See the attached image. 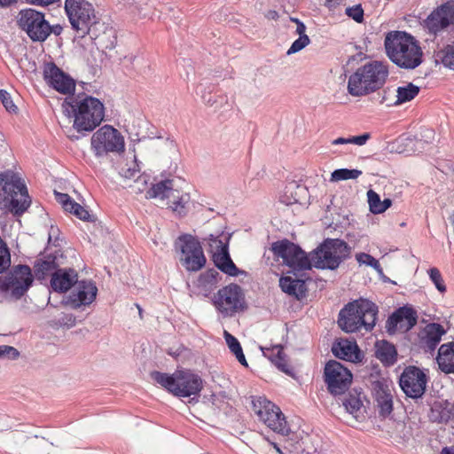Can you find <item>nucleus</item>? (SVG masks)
Listing matches in <instances>:
<instances>
[{"label":"nucleus","mask_w":454,"mask_h":454,"mask_svg":"<svg viewBox=\"0 0 454 454\" xmlns=\"http://www.w3.org/2000/svg\"><path fill=\"white\" fill-rule=\"evenodd\" d=\"M384 46L389 59L401 68L414 69L422 62V50L417 40L407 32L387 33Z\"/></svg>","instance_id":"f257e3e1"},{"label":"nucleus","mask_w":454,"mask_h":454,"mask_svg":"<svg viewBox=\"0 0 454 454\" xmlns=\"http://www.w3.org/2000/svg\"><path fill=\"white\" fill-rule=\"evenodd\" d=\"M66 111L71 113L74 116V129L79 133H88L93 131L101 124L105 116L104 104L97 98L92 96L78 95L71 98L70 102L67 100L63 103Z\"/></svg>","instance_id":"f03ea898"},{"label":"nucleus","mask_w":454,"mask_h":454,"mask_svg":"<svg viewBox=\"0 0 454 454\" xmlns=\"http://www.w3.org/2000/svg\"><path fill=\"white\" fill-rule=\"evenodd\" d=\"M31 200L27 186L13 171L0 173V209L20 216L30 207Z\"/></svg>","instance_id":"7ed1b4c3"},{"label":"nucleus","mask_w":454,"mask_h":454,"mask_svg":"<svg viewBox=\"0 0 454 454\" xmlns=\"http://www.w3.org/2000/svg\"><path fill=\"white\" fill-rule=\"evenodd\" d=\"M378 307L367 299H358L348 302L340 309L338 325L346 333H356L364 328L369 332L376 325Z\"/></svg>","instance_id":"20e7f679"},{"label":"nucleus","mask_w":454,"mask_h":454,"mask_svg":"<svg viewBox=\"0 0 454 454\" xmlns=\"http://www.w3.org/2000/svg\"><path fill=\"white\" fill-rule=\"evenodd\" d=\"M151 377L176 397L198 396L203 387L200 376L191 370H176L172 374L153 371L151 372Z\"/></svg>","instance_id":"39448f33"},{"label":"nucleus","mask_w":454,"mask_h":454,"mask_svg":"<svg viewBox=\"0 0 454 454\" xmlns=\"http://www.w3.org/2000/svg\"><path fill=\"white\" fill-rule=\"evenodd\" d=\"M388 70L381 62L372 61L360 67L348 82V91L354 97L365 96L380 90L386 82Z\"/></svg>","instance_id":"423d86ee"},{"label":"nucleus","mask_w":454,"mask_h":454,"mask_svg":"<svg viewBox=\"0 0 454 454\" xmlns=\"http://www.w3.org/2000/svg\"><path fill=\"white\" fill-rule=\"evenodd\" d=\"M353 247L341 239L327 238L310 253L312 266L320 270H337L351 258Z\"/></svg>","instance_id":"0eeeda50"},{"label":"nucleus","mask_w":454,"mask_h":454,"mask_svg":"<svg viewBox=\"0 0 454 454\" xmlns=\"http://www.w3.org/2000/svg\"><path fill=\"white\" fill-rule=\"evenodd\" d=\"M65 11L72 26L81 38L89 35L91 39L98 36V26L100 25L93 5L87 0H66ZM104 26V24H101Z\"/></svg>","instance_id":"6e6552de"},{"label":"nucleus","mask_w":454,"mask_h":454,"mask_svg":"<svg viewBox=\"0 0 454 454\" xmlns=\"http://www.w3.org/2000/svg\"><path fill=\"white\" fill-rule=\"evenodd\" d=\"M33 282L34 275L28 265H14L0 276V293L6 299L19 301L27 293Z\"/></svg>","instance_id":"1a4fd4ad"},{"label":"nucleus","mask_w":454,"mask_h":454,"mask_svg":"<svg viewBox=\"0 0 454 454\" xmlns=\"http://www.w3.org/2000/svg\"><path fill=\"white\" fill-rule=\"evenodd\" d=\"M16 23L33 42H44L52 32L44 13L32 8L20 10L16 17Z\"/></svg>","instance_id":"9d476101"},{"label":"nucleus","mask_w":454,"mask_h":454,"mask_svg":"<svg viewBox=\"0 0 454 454\" xmlns=\"http://www.w3.org/2000/svg\"><path fill=\"white\" fill-rule=\"evenodd\" d=\"M212 301L217 311L223 317H233L247 308L243 289L234 283L219 289L212 298Z\"/></svg>","instance_id":"9b49d317"},{"label":"nucleus","mask_w":454,"mask_h":454,"mask_svg":"<svg viewBox=\"0 0 454 454\" xmlns=\"http://www.w3.org/2000/svg\"><path fill=\"white\" fill-rule=\"evenodd\" d=\"M175 245L180 250V262L186 270L199 271L205 266L207 259L200 242L195 237L183 234L178 237Z\"/></svg>","instance_id":"f8f14e48"},{"label":"nucleus","mask_w":454,"mask_h":454,"mask_svg":"<svg viewBox=\"0 0 454 454\" xmlns=\"http://www.w3.org/2000/svg\"><path fill=\"white\" fill-rule=\"evenodd\" d=\"M253 411L258 419L272 431L282 435H288L289 426L278 406L264 397L253 401Z\"/></svg>","instance_id":"ddd939ff"},{"label":"nucleus","mask_w":454,"mask_h":454,"mask_svg":"<svg viewBox=\"0 0 454 454\" xmlns=\"http://www.w3.org/2000/svg\"><path fill=\"white\" fill-rule=\"evenodd\" d=\"M271 250L275 256L281 258L283 262L294 270L301 271L311 269V256H308L298 245L288 239H285L272 243Z\"/></svg>","instance_id":"4468645a"},{"label":"nucleus","mask_w":454,"mask_h":454,"mask_svg":"<svg viewBox=\"0 0 454 454\" xmlns=\"http://www.w3.org/2000/svg\"><path fill=\"white\" fill-rule=\"evenodd\" d=\"M91 149L97 157L109 153H121L125 150L124 138L116 129L105 125L91 137Z\"/></svg>","instance_id":"2eb2a0df"},{"label":"nucleus","mask_w":454,"mask_h":454,"mask_svg":"<svg viewBox=\"0 0 454 454\" xmlns=\"http://www.w3.org/2000/svg\"><path fill=\"white\" fill-rule=\"evenodd\" d=\"M422 26L434 37L454 27V2L447 1L438 5L423 20Z\"/></svg>","instance_id":"dca6fc26"},{"label":"nucleus","mask_w":454,"mask_h":454,"mask_svg":"<svg viewBox=\"0 0 454 454\" xmlns=\"http://www.w3.org/2000/svg\"><path fill=\"white\" fill-rule=\"evenodd\" d=\"M324 379L329 393L333 395H340L349 388L353 375L342 364L331 360L325 366Z\"/></svg>","instance_id":"f3484780"},{"label":"nucleus","mask_w":454,"mask_h":454,"mask_svg":"<svg viewBox=\"0 0 454 454\" xmlns=\"http://www.w3.org/2000/svg\"><path fill=\"white\" fill-rule=\"evenodd\" d=\"M399 385L407 396L419 398L426 390L427 375L416 366H408L400 376Z\"/></svg>","instance_id":"a211bd4d"},{"label":"nucleus","mask_w":454,"mask_h":454,"mask_svg":"<svg viewBox=\"0 0 454 454\" xmlns=\"http://www.w3.org/2000/svg\"><path fill=\"white\" fill-rule=\"evenodd\" d=\"M43 73V79L50 87L64 95L74 93L75 89L74 81L55 63H45Z\"/></svg>","instance_id":"6ab92c4d"},{"label":"nucleus","mask_w":454,"mask_h":454,"mask_svg":"<svg viewBox=\"0 0 454 454\" xmlns=\"http://www.w3.org/2000/svg\"><path fill=\"white\" fill-rule=\"evenodd\" d=\"M417 311L412 307L403 306L388 317L386 328L389 334H394L398 330H411L417 325Z\"/></svg>","instance_id":"aec40b11"},{"label":"nucleus","mask_w":454,"mask_h":454,"mask_svg":"<svg viewBox=\"0 0 454 454\" xmlns=\"http://www.w3.org/2000/svg\"><path fill=\"white\" fill-rule=\"evenodd\" d=\"M75 289L70 294V302L75 309L90 304L97 296L98 288L91 280H77Z\"/></svg>","instance_id":"412c9836"},{"label":"nucleus","mask_w":454,"mask_h":454,"mask_svg":"<svg viewBox=\"0 0 454 454\" xmlns=\"http://www.w3.org/2000/svg\"><path fill=\"white\" fill-rule=\"evenodd\" d=\"M332 352L340 359L356 364L362 362L364 356L355 340L340 339L334 341Z\"/></svg>","instance_id":"4be33fe9"},{"label":"nucleus","mask_w":454,"mask_h":454,"mask_svg":"<svg viewBox=\"0 0 454 454\" xmlns=\"http://www.w3.org/2000/svg\"><path fill=\"white\" fill-rule=\"evenodd\" d=\"M446 333L443 326L438 323H430L419 334V346L427 353H433Z\"/></svg>","instance_id":"5701e85b"},{"label":"nucleus","mask_w":454,"mask_h":454,"mask_svg":"<svg viewBox=\"0 0 454 454\" xmlns=\"http://www.w3.org/2000/svg\"><path fill=\"white\" fill-rule=\"evenodd\" d=\"M78 280V273L73 268H59L52 273L51 287L54 292L66 293Z\"/></svg>","instance_id":"b1692460"},{"label":"nucleus","mask_w":454,"mask_h":454,"mask_svg":"<svg viewBox=\"0 0 454 454\" xmlns=\"http://www.w3.org/2000/svg\"><path fill=\"white\" fill-rule=\"evenodd\" d=\"M212 260L215 267L228 276L237 277L239 274L244 273V271L240 270L231 260L229 248L227 247L223 248V251L214 253L212 254Z\"/></svg>","instance_id":"393cba45"},{"label":"nucleus","mask_w":454,"mask_h":454,"mask_svg":"<svg viewBox=\"0 0 454 454\" xmlns=\"http://www.w3.org/2000/svg\"><path fill=\"white\" fill-rule=\"evenodd\" d=\"M219 272L215 269H209L201 273L194 286L199 294L208 297L216 287Z\"/></svg>","instance_id":"a878e982"},{"label":"nucleus","mask_w":454,"mask_h":454,"mask_svg":"<svg viewBox=\"0 0 454 454\" xmlns=\"http://www.w3.org/2000/svg\"><path fill=\"white\" fill-rule=\"evenodd\" d=\"M59 266L56 255L48 254L43 258H38L34 263V278L43 280L47 276H52Z\"/></svg>","instance_id":"bb28decb"},{"label":"nucleus","mask_w":454,"mask_h":454,"mask_svg":"<svg viewBox=\"0 0 454 454\" xmlns=\"http://www.w3.org/2000/svg\"><path fill=\"white\" fill-rule=\"evenodd\" d=\"M279 286L284 293L298 300L304 298L307 293V286L304 280L293 278L289 276L280 278Z\"/></svg>","instance_id":"cd10ccee"},{"label":"nucleus","mask_w":454,"mask_h":454,"mask_svg":"<svg viewBox=\"0 0 454 454\" xmlns=\"http://www.w3.org/2000/svg\"><path fill=\"white\" fill-rule=\"evenodd\" d=\"M374 392L380 415L382 417L388 416L393 411L392 395L380 382L375 384Z\"/></svg>","instance_id":"c85d7f7f"},{"label":"nucleus","mask_w":454,"mask_h":454,"mask_svg":"<svg viewBox=\"0 0 454 454\" xmlns=\"http://www.w3.org/2000/svg\"><path fill=\"white\" fill-rule=\"evenodd\" d=\"M436 361L442 372L454 373V341L440 346Z\"/></svg>","instance_id":"c756f323"},{"label":"nucleus","mask_w":454,"mask_h":454,"mask_svg":"<svg viewBox=\"0 0 454 454\" xmlns=\"http://www.w3.org/2000/svg\"><path fill=\"white\" fill-rule=\"evenodd\" d=\"M173 189V180L172 179H165L160 181L154 184L146 192V198L148 199H156L160 198L161 200L176 197L174 194Z\"/></svg>","instance_id":"7c9ffc66"},{"label":"nucleus","mask_w":454,"mask_h":454,"mask_svg":"<svg viewBox=\"0 0 454 454\" xmlns=\"http://www.w3.org/2000/svg\"><path fill=\"white\" fill-rule=\"evenodd\" d=\"M376 356L385 365H393L397 358L396 348L392 343L382 340L377 343Z\"/></svg>","instance_id":"2f4dec72"},{"label":"nucleus","mask_w":454,"mask_h":454,"mask_svg":"<svg viewBox=\"0 0 454 454\" xmlns=\"http://www.w3.org/2000/svg\"><path fill=\"white\" fill-rule=\"evenodd\" d=\"M266 351L269 352L267 355L264 352V355L269 357V359L283 372L286 374H290V368L286 360V355L283 352V347L281 345L273 346L271 348H266Z\"/></svg>","instance_id":"473e14b6"},{"label":"nucleus","mask_w":454,"mask_h":454,"mask_svg":"<svg viewBox=\"0 0 454 454\" xmlns=\"http://www.w3.org/2000/svg\"><path fill=\"white\" fill-rule=\"evenodd\" d=\"M230 239V234L225 235L223 231H221L216 234H209L203 240L207 242L208 252L213 254L215 252L223 251L225 247L229 248Z\"/></svg>","instance_id":"72a5a7b5"},{"label":"nucleus","mask_w":454,"mask_h":454,"mask_svg":"<svg viewBox=\"0 0 454 454\" xmlns=\"http://www.w3.org/2000/svg\"><path fill=\"white\" fill-rule=\"evenodd\" d=\"M361 394V391L354 389L353 391L348 392L342 401L345 410L356 418L363 407V402L360 397Z\"/></svg>","instance_id":"f704fd0d"},{"label":"nucleus","mask_w":454,"mask_h":454,"mask_svg":"<svg viewBox=\"0 0 454 454\" xmlns=\"http://www.w3.org/2000/svg\"><path fill=\"white\" fill-rule=\"evenodd\" d=\"M419 92V87L413 84L412 82H409L404 86H400L396 90V100L395 102V106L409 102L412 100Z\"/></svg>","instance_id":"c9c22d12"},{"label":"nucleus","mask_w":454,"mask_h":454,"mask_svg":"<svg viewBox=\"0 0 454 454\" xmlns=\"http://www.w3.org/2000/svg\"><path fill=\"white\" fill-rule=\"evenodd\" d=\"M224 339L230 350L236 356L237 360L244 366L247 367V362L243 353L242 347L236 337L231 334L229 332L224 331Z\"/></svg>","instance_id":"e433bc0d"},{"label":"nucleus","mask_w":454,"mask_h":454,"mask_svg":"<svg viewBox=\"0 0 454 454\" xmlns=\"http://www.w3.org/2000/svg\"><path fill=\"white\" fill-rule=\"evenodd\" d=\"M436 58L445 67L454 70V41L439 51Z\"/></svg>","instance_id":"4c0bfd02"},{"label":"nucleus","mask_w":454,"mask_h":454,"mask_svg":"<svg viewBox=\"0 0 454 454\" xmlns=\"http://www.w3.org/2000/svg\"><path fill=\"white\" fill-rule=\"evenodd\" d=\"M362 175L358 169L339 168L331 175V181L338 182L342 180L356 179Z\"/></svg>","instance_id":"58836bf2"},{"label":"nucleus","mask_w":454,"mask_h":454,"mask_svg":"<svg viewBox=\"0 0 454 454\" xmlns=\"http://www.w3.org/2000/svg\"><path fill=\"white\" fill-rule=\"evenodd\" d=\"M11 266V254L7 244L0 237V274Z\"/></svg>","instance_id":"ea45409f"},{"label":"nucleus","mask_w":454,"mask_h":454,"mask_svg":"<svg viewBox=\"0 0 454 454\" xmlns=\"http://www.w3.org/2000/svg\"><path fill=\"white\" fill-rule=\"evenodd\" d=\"M67 212L74 215L77 218L82 221H94V216L90 215V212L84 207L81 206L77 202H74V204H73L72 207H68V210Z\"/></svg>","instance_id":"a19ab883"},{"label":"nucleus","mask_w":454,"mask_h":454,"mask_svg":"<svg viewBox=\"0 0 454 454\" xmlns=\"http://www.w3.org/2000/svg\"><path fill=\"white\" fill-rule=\"evenodd\" d=\"M356 259L359 264H365L375 270H381L379 261L369 254L358 253L356 254Z\"/></svg>","instance_id":"79ce46f5"},{"label":"nucleus","mask_w":454,"mask_h":454,"mask_svg":"<svg viewBox=\"0 0 454 454\" xmlns=\"http://www.w3.org/2000/svg\"><path fill=\"white\" fill-rule=\"evenodd\" d=\"M428 275L439 292L443 293L446 291V286L444 285L442 274L437 268L434 267L429 269Z\"/></svg>","instance_id":"37998d69"},{"label":"nucleus","mask_w":454,"mask_h":454,"mask_svg":"<svg viewBox=\"0 0 454 454\" xmlns=\"http://www.w3.org/2000/svg\"><path fill=\"white\" fill-rule=\"evenodd\" d=\"M310 43V39L308 35H301L299 36L290 46V48L287 50L286 54L291 55L294 54L302 49H304L307 45H309Z\"/></svg>","instance_id":"c03bdc74"},{"label":"nucleus","mask_w":454,"mask_h":454,"mask_svg":"<svg viewBox=\"0 0 454 454\" xmlns=\"http://www.w3.org/2000/svg\"><path fill=\"white\" fill-rule=\"evenodd\" d=\"M368 203L370 207V211L373 214H379L380 207L381 206V200L380 195L375 192L373 190H369L367 192Z\"/></svg>","instance_id":"a18cd8bd"},{"label":"nucleus","mask_w":454,"mask_h":454,"mask_svg":"<svg viewBox=\"0 0 454 454\" xmlns=\"http://www.w3.org/2000/svg\"><path fill=\"white\" fill-rule=\"evenodd\" d=\"M0 101L9 113H17L18 107L13 103L11 94L5 90H0Z\"/></svg>","instance_id":"49530a36"},{"label":"nucleus","mask_w":454,"mask_h":454,"mask_svg":"<svg viewBox=\"0 0 454 454\" xmlns=\"http://www.w3.org/2000/svg\"><path fill=\"white\" fill-rule=\"evenodd\" d=\"M345 13L357 23L364 21V9L361 4L346 8Z\"/></svg>","instance_id":"de8ad7c7"},{"label":"nucleus","mask_w":454,"mask_h":454,"mask_svg":"<svg viewBox=\"0 0 454 454\" xmlns=\"http://www.w3.org/2000/svg\"><path fill=\"white\" fill-rule=\"evenodd\" d=\"M189 201V196L187 194H183L176 200H174L170 207L179 215H184L186 214L185 205Z\"/></svg>","instance_id":"09e8293b"},{"label":"nucleus","mask_w":454,"mask_h":454,"mask_svg":"<svg viewBox=\"0 0 454 454\" xmlns=\"http://www.w3.org/2000/svg\"><path fill=\"white\" fill-rule=\"evenodd\" d=\"M20 356V353L16 348L8 345L0 346V358L6 357L10 360H16Z\"/></svg>","instance_id":"8fccbe9b"},{"label":"nucleus","mask_w":454,"mask_h":454,"mask_svg":"<svg viewBox=\"0 0 454 454\" xmlns=\"http://www.w3.org/2000/svg\"><path fill=\"white\" fill-rule=\"evenodd\" d=\"M75 324H76V318L73 314H63L55 322V325L57 326H59V327L67 326V328H71V327L74 326Z\"/></svg>","instance_id":"3c124183"},{"label":"nucleus","mask_w":454,"mask_h":454,"mask_svg":"<svg viewBox=\"0 0 454 454\" xmlns=\"http://www.w3.org/2000/svg\"><path fill=\"white\" fill-rule=\"evenodd\" d=\"M55 198L56 200L62 205L65 211H67L68 207H72L75 202L68 194L59 192H55Z\"/></svg>","instance_id":"603ef678"},{"label":"nucleus","mask_w":454,"mask_h":454,"mask_svg":"<svg viewBox=\"0 0 454 454\" xmlns=\"http://www.w3.org/2000/svg\"><path fill=\"white\" fill-rule=\"evenodd\" d=\"M139 172L140 168L136 162H134L132 167L121 169V176L124 178L131 179L135 178Z\"/></svg>","instance_id":"864d4df0"},{"label":"nucleus","mask_w":454,"mask_h":454,"mask_svg":"<svg viewBox=\"0 0 454 454\" xmlns=\"http://www.w3.org/2000/svg\"><path fill=\"white\" fill-rule=\"evenodd\" d=\"M290 185L289 187H287V189H293V188H295L296 189V192H295V196L293 198V201H290L289 203H301V200H300V198L297 197L298 194H301V193H307V189L305 186H302V185H298L296 184L297 183L296 182H291L289 183Z\"/></svg>","instance_id":"5fc2aeb1"},{"label":"nucleus","mask_w":454,"mask_h":454,"mask_svg":"<svg viewBox=\"0 0 454 454\" xmlns=\"http://www.w3.org/2000/svg\"><path fill=\"white\" fill-rule=\"evenodd\" d=\"M371 137L369 133H364L360 136L351 137L350 144H355L357 145H364Z\"/></svg>","instance_id":"6e6d98bb"},{"label":"nucleus","mask_w":454,"mask_h":454,"mask_svg":"<svg viewBox=\"0 0 454 454\" xmlns=\"http://www.w3.org/2000/svg\"><path fill=\"white\" fill-rule=\"evenodd\" d=\"M291 21L296 23V34H298L299 36L307 35L306 33H305L306 32V26H305V24L302 21H301L297 18H291Z\"/></svg>","instance_id":"4d7b16f0"},{"label":"nucleus","mask_w":454,"mask_h":454,"mask_svg":"<svg viewBox=\"0 0 454 454\" xmlns=\"http://www.w3.org/2000/svg\"><path fill=\"white\" fill-rule=\"evenodd\" d=\"M27 3L37 6H48L59 2V0H26Z\"/></svg>","instance_id":"13d9d810"},{"label":"nucleus","mask_w":454,"mask_h":454,"mask_svg":"<svg viewBox=\"0 0 454 454\" xmlns=\"http://www.w3.org/2000/svg\"><path fill=\"white\" fill-rule=\"evenodd\" d=\"M430 418L433 421H437V422L447 421V419H444L442 416H440L439 411L435 408L431 409Z\"/></svg>","instance_id":"bf43d9fd"},{"label":"nucleus","mask_w":454,"mask_h":454,"mask_svg":"<svg viewBox=\"0 0 454 454\" xmlns=\"http://www.w3.org/2000/svg\"><path fill=\"white\" fill-rule=\"evenodd\" d=\"M201 97L204 103L207 106H213L217 104V99H215L210 93H208V95L203 94Z\"/></svg>","instance_id":"052dcab7"},{"label":"nucleus","mask_w":454,"mask_h":454,"mask_svg":"<svg viewBox=\"0 0 454 454\" xmlns=\"http://www.w3.org/2000/svg\"><path fill=\"white\" fill-rule=\"evenodd\" d=\"M391 205L392 200L390 199H385L384 200H382L379 214L385 212Z\"/></svg>","instance_id":"680f3d73"},{"label":"nucleus","mask_w":454,"mask_h":454,"mask_svg":"<svg viewBox=\"0 0 454 454\" xmlns=\"http://www.w3.org/2000/svg\"><path fill=\"white\" fill-rule=\"evenodd\" d=\"M332 144L334 145L350 144V137H348V138L338 137V138L333 140Z\"/></svg>","instance_id":"e2e57ef3"},{"label":"nucleus","mask_w":454,"mask_h":454,"mask_svg":"<svg viewBox=\"0 0 454 454\" xmlns=\"http://www.w3.org/2000/svg\"><path fill=\"white\" fill-rule=\"evenodd\" d=\"M17 2L18 0H0V7H9Z\"/></svg>","instance_id":"0e129e2a"},{"label":"nucleus","mask_w":454,"mask_h":454,"mask_svg":"<svg viewBox=\"0 0 454 454\" xmlns=\"http://www.w3.org/2000/svg\"><path fill=\"white\" fill-rule=\"evenodd\" d=\"M440 454H454V445L442 448Z\"/></svg>","instance_id":"69168bd1"},{"label":"nucleus","mask_w":454,"mask_h":454,"mask_svg":"<svg viewBox=\"0 0 454 454\" xmlns=\"http://www.w3.org/2000/svg\"><path fill=\"white\" fill-rule=\"evenodd\" d=\"M267 18L271 20H277L278 18V13L276 11H269Z\"/></svg>","instance_id":"338daca9"},{"label":"nucleus","mask_w":454,"mask_h":454,"mask_svg":"<svg viewBox=\"0 0 454 454\" xmlns=\"http://www.w3.org/2000/svg\"><path fill=\"white\" fill-rule=\"evenodd\" d=\"M217 400H218V398L215 395H212V403H213V405H215L218 409H222V407L216 403Z\"/></svg>","instance_id":"774afa93"}]
</instances>
